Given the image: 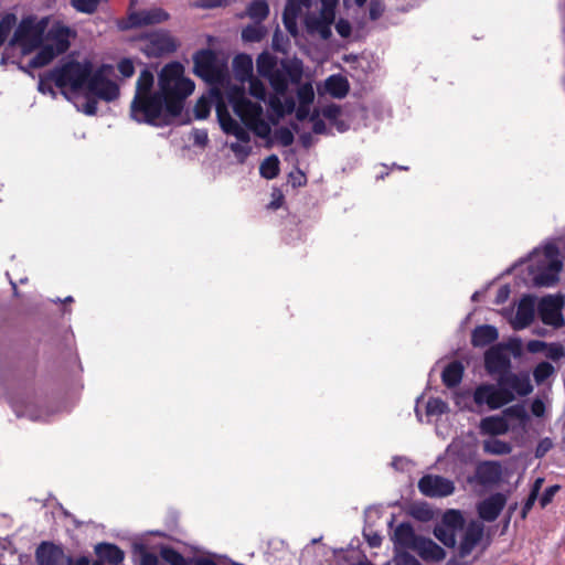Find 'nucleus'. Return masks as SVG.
<instances>
[{
	"mask_svg": "<svg viewBox=\"0 0 565 565\" xmlns=\"http://www.w3.org/2000/svg\"><path fill=\"white\" fill-rule=\"evenodd\" d=\"M280 95H275L269 98V106L270 108L280 117L284 116V103L281 102Z\"/></svg>",
	"mask_w": 565,
	"mask_h": 565,
	"instance_id": "nucleus-63",
	"label": "nucleus"
},
{
	"mask_svg": "<svg viewBox=\"0 0 565 565\" xmlns=\"http://www.w3.org/2000/svg\"><path fill=\"white\" fill-rule=\"evenodd\" d=\"M562 298L544 297L539 305V312L544 324L559 328L564 324L562 313Z\"/></svg>",
	"mask_w": 565,
	"mask_h": 565,
	"instance_id": "nucleus-13",
	"label": "nucleus"
},
{
	"mask_svg": "<svg viewBox=\"0 0 565 565\" xmlns=\"http://www.w3.org/2000/svg\"><path fill=\"white\" fill-rule=\"evenodd\" d=\"M509 424L504 416L493 415L481 419L480 430L484 435H504L509 431Z\"/></svg>",
	"mask_w": 565,
	"mask_h": 565,
	"instance_id": "nucleus-24",
	"label": "nucleus"
},
{
	"mask_svg": "<svg viewBox=\"0 0 565 565\" xmlns=\"http://www.w3.org/2000/svg\"><path fill=\"white\" fill-rule=\"evenodd\" d=\"M231 150L238 159L239 162H244L249 156L252 148L247 145H241L238 142H232L230 146Z\"/></svg>",
	"mask_w": 565,
	"mask_h": 565,
	"instance_id": "nucleus-53",
	"label": "nucleus"
},
{
	"mask_svg": "<svg viewBox=\"0 0 565 565\" xmlns=\"http://www.w3.org/2000/svg\"><path fill=\"white\" fill-rule=\"evenodd\" d=\"M448 411V405L440 398H429L426 405L427 415H441Z\"/></svg>",
	"mask_w": 565,
	"mask_h": 565,
	"instance_id": "nucleus-48",
	"label": "nucleus"
},
{
	"mask_svg": "<svg viewBox=\"0 0 565 565\" xmlns=\"http://www.w3.org/2000/svg\"><path fill=\"white\" fill-rule=\"evenodd\" d=\"M504 344H497L484 353V369L494 377L497 384L482 383L475 388L473 402L478 406L487 405L490 409H499L515 399V395L527 396L533 385L526 373L511 371V359Z\"/></svg>",
	"mask_w": 565,
	"mask_h": 565,
	"instance_id": "nucleus-2",
	"label": "nucleus"
},
{
	"mask_svg": "<svg viewBox=\"0 0 565 565\" xmlns=\"http://www.w3.org/2000/svg\"><path fill=\"white\" fill-rule=\"evenodd\" d=\"M476 478L482 486L497 484L502 479V467L499 461H482L476 467Z\"/></svg>",
	"mask_w": 565,
	"mask_h": 565,
	"instance_id": "nucleus-17",
	"label": "nucleus"
},
{
	"mask_svg": "<svg viewBox=\"0 0 565 565\" xmlns=\"http://www.w3.org/2000/svg\"><path fill=\"white\" fill-rule=\"evenodd\" d=\"M235 76L241 82H246L253 75V61L247 54H239L233 61Z\"/></svg>",
	"mask_w": 565,
	"mask_h": 565,
	"instance_id": "nucleus-27",
	"label": "nucleus"
},
{
	"mask_svg": "<svg viewBox=\"0 0 565 565\" xmlns=\"http://www.w3.org/2000/svg\"><path fill=\"white\" fill-rule=\"evenodd\" d=\"M326 89L333 98L341 99L349 94L350 84L342 75H331L326 79Z\"/></svg>",
	"mask_w": 565,
	"mask_h": 565,
	"instance_id": "nucleus-26",
	"label": "nucleus"
},
{
	"mask_svg": "<svg viewBox=\"0 0 565 565\" xmlns=\"http://www.w3.org/2000/svg\"><path fill=\"white\" fill-rule=\"evenodd\" d=\"M309 32H317L323 40H329L332 35L331 25L321 20L310 18L306 22Z\"/></svg>",
	"mask_w": 565,
	"mask_h": 565,
	"instance_id": "nucleus-36",
	"label": "nucleus"
},
{
	"mask_svg": "<svg viewBox=\"0 0 565 565\" xmlns=\"http://www.w3.org/2000/svg\"><path fill=\"white\" fill-rule=\"evenodd\" d=\"M194 88V82L184 76L180 62L168 63L159 73L158 89L153 94L134 96L130 118L150 126L170 125L182 114L185 99Z\"/></svg>",
	"mask_w": 565,
	"mask_h": 565,
	"instance_id": "nucleus-1",
	"label": "nucleus"
},
{
	"mask_svg": "<svg viewBox=\"0 0 565 565\" xmlns=\"http://www.w3.org/2000/svg\"><path fill=\"white\" fill-rule=\"evenodd\" d=\"M563 268L562 260H553L547 264L537 275L534 277L536 286L551 287L558 281V274Z\"/></svg>",
	"mask_w": 565,
	"mask_h": 565,
	"instance_id": "nucleus-22",
	"label": "nucleus"
},
{
	"mask_svg": "<svg viewBox=\"0 0 565 565\" xmlns=\"http://www.w3.org/2000/svg\"><path fill=\"white\" fill-rule=\"evenodd\" d=\"M505 503L507 498L503 493H493L478 504V514L483 521L493 522L504 509Z\"/></svg>",
	"mask_w": 565,
	"mask_h": 565,
	"instance_id": "nucleus-15",
	"label": "nucleus"
},
{
	"mask_svg": "<svg viewBox=\"0 0 565 565\" xmlns=\"http://www.w3.org/2000/svg\"><path fill=\"white\" fill-rule=\"evenodd\" d=\"M179 43L168 31L149 33L143 39L141 51L149 57H160L177 51Z\"/></svg>",
	"mask_w": 565,
	"mask_h": 565,
	"instance_id": "nucleus-8",
	"label": "nucleus"
},
{
	"mask_svg": "<svg viewBox=\"0 0 565 565\" xmlns=\"http://www.w3.org/2000/svg\"><path fill=\"white\" fill-rule=\"evenodd\" d=\"M247 128L260 138H267L270 135V126L262 117L249 124Z\"/></svg>",
	"mask_w": 565,
	"mask_h": 565,
	"instance_id": "nucleus-47",
	"label": "nucleus"
},
{
	"mask_svg": "<svg viewBox=\"0 0 565 565\" xmlns=\"http://www.w3.org/2000/svg\"><path fill=\"white\" fill-rule=\"evenodd\" d=\"M17 25V15L14 13H6L0 20V46L3 45L13 28Z\"/></svg>",
	"mask_w": 565,
	"mask_h": 565,
	"instance_id": "nucleus-35",
	"label": "nucleus"
},
{
	"mask_svg": "<svg viewBox=\"0 0 565 565\" xmlns=\"http://www.w3.org/2000/svg\"><path fill=\"white\" fill-rule=\"evenodd\" d=\"M555 373L554 366L550 362H540L533 370V377L536 384H543Z\"/></svg>",
	"mask_w": 565,
	"mask_h": 565,
	"instance_id": "nucleus-39",
	"label": "nucleus"
},
{
	"mask_svg": "<svg viewBox=\"0 0 565 565\" xmlns=\"http://www.w3.org/2000/svg\"><path fill=\"white\" fill-rule=\"evenodd\" d=\"M545 350V355L552 361H558L565 356V350L561 343H547Z\"/></svg>",
	"mask_w": 565,
	"mask_h": 565,
	"instance_id": "nucleus-51",
	"label": "nucleus"
},
{
	"mask_svg": "<svg viewBox=\"0 0 565 565\" xmlns=\"http://www.w3.org/2000/svg\"><path fill=\"white\" fill-rule=\"evenodd\" d=\"M278 67L277 57L268 52H263L257 56L256 68L258 74L268 78V76Z\"/></svg>",
	"mask_w": 565,
	"mask_h": 565,
	"instance_id": "nucleus-28",
	"label": "nucleus"
},
{
	"mask_svg": "<svg viewBox=\"0 0 565 565\" xmlns=\"http://www.w3.org/2000/svg\"><path fill=\"white\" fill-rule=\"evenodd\" d=\"M483 536V525L480 523H470L462 536L459 544L458 555L460 558H465L471 554L475 547L480 543Z\"/></svg>",
	"mask_w": 565,
	"mask_h": 565,
	"instance_id": "nucleus-16",
	"label": "nucleus"
},
{
	"mask_svg": "<svg viewBox=\"0 0 565 565\" xmlns=\"http://www.w3.org/2000/svg\"><path fill=\"white\" fill-rule=\"evenodd\" d=\"M140 565H158V556L149 552L143 545L139 546Z\"/></svg>",
	"mask_w": 565,
	"mask_h": 565,
	"instance_id": "nucleus-54",
	"label": "nucleus"
},
{
	"mask_svg": "<svg viewBox=\"0 0 565 565\" xmlns=\"http://www.w3.org/2000/svg\"><path fill=\"white\" fill-rule=\"evenodd\" d=\"M418 555L426 562H439L446 557L445 550L431 539L419 537L415 546Z\"/></svg>",
	"mask_w": 565,
	"mask_h": 565,
	"instance_id": "nucleus-19",
	"label": "nucleus"
},
{
	"mask_svg": "<svg viewBox=\"0 0 565 565\" xmlns=\"http://www.w3.org/2000/svg\"><path fill=\"white\" fill-rule=\"evenodd\" d=\"M554 444L551 438H542L535 448V458H543L552 448Z\"/></svg>",
	"mask_w": 565,
	"mask_h": 565,
	"instance_id": "nucleus-55",
	"label": "nucleus"
},
{
	"mask_svg": "<svg viewBox=\"0 0 565 565\" xmlns=\"http://www.w3.org/2000/svg\"><path fill=\"white\" fill-rule=\"evenodd\" d=\"M170 19V14L162 8H151L139 11H130L125 20L119 23L120 29L129 30L147 25L159 24Z\"/></svg>",
	"mask_w": 565,
	"mask_h": 565,
	"instance_id": "nucleus-10",
	"label": "nucleus"
},
{
	"mask_svg": "<svg viewBox=\"0 0 565 565\" xmlns=\"http://www.w3.org/2000/svg\"><path fill=\"white\" fill-rule=\"evenodd\" d=\"M247 81L249 83V87H248L249 94L259 100H265L266 87H265L264 83L255 76H252Z\"/></svg>",
	"mask_w": 565,
	"mask_h": 565,
	"instance_id": "nucleus-43",
	"label": "nucleus"
},
{
	"mask_svg": "<svg viewBox=\"0 0 565 565\" xmlns=\"http://www.w3.org/2000/svg\"><path fill=\"white\" fill-rule=\"evenodd\" d=\"M92 66L90 62L68 61L50 71L47 78L58 88L70 87L73 92H79L92 73Z\"/></svg>",
	"mask_w": 565,
	"mask_h": 565,
	"instance_id": "nucleus-4",
	"label": "nucleus"
},
{
	"mask_svg": "<svg viewBox=\"0 0 565 565\" xmlns=\"http://www.w3.org/2000/svg\"><path fill=\"white\" fill-rule=\"evenodd\" d=\"M499 338L498 329L491 324L478 326L471 333V344L475 348H483L493 342Z\"/></svg>",
	"mask_w": 565,
	"mask_h": 565,
	"instance_id": "nucleus-21",
	"label": "nucleus"
},
{
	"mask_svg": "<svg viewBox=\"0 0 565 565\" xmlns=\"http://www.w3.org/2000/svg\"><path fill=\"white\" fill-rule=\"evenodd\" d=\"M483 450L487 454L502 456L512 451V446L503 440L492 438L483 441Z\"/></svg>",
	"mask_w": 565,
	"mask_h": 565,
	"instance_id": "nucleus-33",
	"label": "nucleus"
},
{
	"mask_svg": "<svg viewBox=\"0 0 565 565\" xmlns=\"http://www.w3.org/2000/svg\"><path fill=\"white\" fill-rule=\"evenodd\" d=\"M160 556L170 565H189L186 558L171 546H163L160 551Z\"/></svg>",
	"mask_w": 565,
	"mask_h": 565,
	"instance_id": "nucleus-37",
	"label": "nucleus"
},
{
	"mask_svg": "<svg viewBox=\"0 0 565 565\" xmlns=\"http://www.w3.org/2000/svg\"><path fill=\"white\" fill-rule=\"evenodd\" d=\"M536 500H537V495H535L534 492H530L529 497L526 498V500L522 507L521 519H523V520L526 519L529 512L532 510Z\"/></svg>",
	"mask_w": 565,
	"mask_h": 565,
	"instance_id": "nucleus-62",
	"label": "nucleus"
},
{
	"mask_svg": "<svg viewBox=\"0 0 565 565\" xmlns=\"http://www.w3.org/2000/svg\"><path fill=\"white\" fill-rule=\"evenodd\" d=\"M72 33L73 32L68 26L56 22L44 34V39L46 44L61 55L70 49V38Z\"/></svg>",
	"mask_w": 565,
	"mask_h": 565,
	"instance_id": "nucleus-14",
	"label": "nucleus"
},
{
	"mask_svg": "<svg viewBox=\"0 0 565 565\" xmlns=\"http://www.w3.org/2000/svg\"><path fill=\"white\" fill-rule=\"evenodd\" d=\"M227 99L233 107L234 113L247 127L263 115V107L259 103H254L245 96L243 87L233 86L227 93Z\"/></svg>",
	"mask_w": 565,
	"mask_h": 565,
	"instance_id": "nucleus-7",
	"label": "nucleus"
},
{
	"mask_svg": "<svg viewBox=\"0 0 565 565\" xmlns=\"http://www.w3.org/2000/svg\"><path fill=\"white\" fill-rule=\"evenodd\" d=\"M118 72L121 76L128 78L135 73V65L130 58H122L117 65Z\"/></svg>",
	"mask_w": 565,
	"mask_h": 565,
	"instance_id": "nucleus-58",
	"label": "nucleus"
},
{
	"mask_svg": "<svg viewBox=\"0 0 565 565\" xmlns=\"http://www.w3.org/2000/svg\"><path fill=\"white\" fill-rule=\"evenodd\" d=\"M299 13V8H292V6H286L282 14V20L286 29L290 33L296 32V17Z\"/></svg>",
	"mask_w": 565,
	"mask_h": 565,
	"instance_id": "nucleus-45",
	"label": "nucleus"
},
{
	"mask_svg": "<svg viewBox=\"0 0 565 565\" xmlns=\"http://www.w3.org/2000/svg\"><path fill=\"white\" fill-rule=\"evenodd\" d=\"M46 26V19L38 21L34 15L24 17L17 25L9 45L19 46L24 54H29L43 43Z\"/></svg>",
	"mask_w": 565,
	"mask_h": 565,
	"instance_id": "nucleus-3",
	"label": "nucleus"
},
{
	"mask_svg": "<svg viewBox=\"0 0 565 565\" xmlns=\"http://www.w3.org/2000/svg\"><path fill=\"white\" fill-rule=\"evenodd\" d=\"M558 255H559V249L555 244L550 243V244L545 245L544 256L548 259V263L553 262V260H559Z\"/></svg>",
	"mask_w": 565,
	"mask_h": 565,
	"instance_id": "nucleus-64",
	"label": "nucleus"
},
{
	"mask_svg": "<svg viewBox=\"0 0 565 565\" xmlns=\"http://www.w3.org/2000/svg\"><path fill=\"white\" fill-rule=\"evenodd\" d=\"M385 11L383 0H371L369 6V17L372 21L379 20Z\"/></svg>",
	"mask_w": 565,
	"mask_h": 565,
	"instance_id": "nucleus-52",
	"label": "nucleus"
},
{
	"mask_svg": "<svg viewBox=\"0 0 565 565\" xmlns=\"http://www.w3.org/2000/svg\"><path fill=\"white\" fill-rule=\"evenodd\" d=\"M335 30H337L338 34L344 39L349 38L352 33V26H351L350 22L345 19H340L335 23Z\"/></svg>",
	"mask_w": 565,
	"mask_h": 565,
	"instance_id": "nucleus-61",
	"label": "nucleus"
},
{
	"mask_svg": "<svg viewBox=\"0 0 565 565\" xmlns=\"http://www.w3.org/2000/svg\"><path fill=\"white\" fill-rule=\"evenodd\" d=\"M443 525L450 527L455 531L457 527H461L463 525V518L460 511L457 510H448L445 512L443 516Z\"/></svg>",
	"mask_w": 565,
	"mask_h": 565,
	"instance_id": "nucleus-41",
	"label": "nucleus"
},
{
	"mask_svg": "<svg viewBox=\"0 0 565 565\" xmlns=\"http://www.w3.org/2000/svg\"><path fill=\"white\" fill-rule=\"evenodd\" d=\"M216 117L222 130L226 135L234 136L239 142L248 143L250 136L230 114L227 106L223 100L216 103Z\"/></svg>",
	"mask_w": 565,
	"mask_h": 565,
	"instance_id": "nucleus-12",
	"label": "nucleus"
},
{
	"mask_svg": "<svg viewBox=\"0 0 565 565\" xmlns=\"http://www.w3.org/2000/svg\"><path fill=\"white\" fill-rule=\"evenodd\" d=\"M276 139L284 147L291 146L294 143L295 137L292 131L287 127H280L275 132Z\"/></svg>",
	"mask_w": 565,
	"mask_h": 565,
	"instance_id": "nucleus-50",
	"label": "nucleus"
},
{
	"mask_svg": "<svg viewBox=\"0 0 565 565\" xmlns=\"http://www.w3.org/2000/svg\"><path fill=\"white\" fill-rule=\"evenodd\" d=\"M418 490L425 497L444 498L454 493L455 484L445 477L425 475L418 481Z\"/></svg>",
	"mask_w": 565,
	"mask_h": 565,
	"instance_id": "nucleus-11",
	"label": "nucleus"
},
{
	"mask_svg": "<svg viewBox=\"0 0 565 565\" xmlns=\"http://www.w3.org/2000/svg\"><path fill=\"white\" fill-rule=\"evenodd\" d=\"M63 557V548L52 542H42L35 551L38 565H60Z\"/></svg>",
	"mask_w": 565,
	"mask_h": 565,
	"instance_id": "nucleus-18",
	"label": "nucleus"
},
{
	"mask_svg": "<svg viewBox=\"0 0 565 565\" xmlns=\"http://www.w3.org/2000/svg\"><path fill=\"white\" fill-rule=\"evenodd\" d=\"M193 63L194 73L205 82L216 84L223 81L224 70L213 50H199L193 55Z\"/></svg>",
	"mask_w": 565,
	"mask_h": 565,
	"instance_id": "nucleus-6",
	"label": "nucleus"
},
{
	"mask_svg": "<svg viewBox=\"0 0 565 565\" xmlns=\"http://www.w3.org/2000/svg\"><path fill=\"white\" fill-rule=\"evenodd\" d=\"M95 553L98 556L97 561H102L104 565L105 561L108 562L110 565H118L125 558L124 551L113 543H98L95 546Z\"/></svg>",
	"mask_w": 565,
	"mask_h": 565,
	"instance_id": "nucleus-20",
	"label": "nucleus"
},
{
	"mask_svg": "<svg viewBox=\"0 0 565 565\" xmlns=\"http://www.w3.org/2000/svg\"><path fill=\"white\" fill-rule=\"evenodd\" d=\"M211 111V102L209 98L202 96L200 97L193 108L194 117L196 119H206Z\"/></svg>",
	"mask_w": 565,
	"mask_h": 565,
	"instance_id": "nucleus-42",
	"label": "nucleus"
},
{
	"mask_svg": "<svg viewBox=\"0 0 565 565\" xmlns=\"http://www.w3.org/2000/svg\"><path fill=\"white\" fill-rule=\"evenodd\" d=\"M267 34L265 26L257 24H248L242 30V39L245 42H260Z\"/></svg>",
	"mask_w": 565,
	"mask_h": 565,
	"instance_id": "nucleus-34",
	"label": "nucleus"
},
{
	"mask_svg": "<svg viewBox=\"0 0 565 565\" xmlns=\"http://www.w3.org/2000/svg\"><path fill=\"white\" fill-rule=\"evenodd\" d=\"M84 88L87 90V95L97 97L105 102H113L119 96L118 85L108 79L102 70L93 71L87 77Z\"/></svg>",
	"mask_w": 565,
	"mask_h": 565,
	"instance_id": "nucleus-9",
	"label": "nucleus"
},
{
	"mask_svg": "<svg viewBox=\"0 0 565 565\" xmlns=\"http://www.w3.org/2000/svg\"><path fill=\"white\" fill-rule=\"evenodd\" d=\"M154 77L150 70L145 68L140 72L136 82L135 96L153 94Z\"/></svg>",
	"mask_w": 565,
	"mask_h": 565,
	"instance_id": "nucleus-30",
	"label": "nucleus"
},
{
	"mask_svg": "<svg viewBox=\"0 0 565 565\" xmlns=\"http://www.w3.org/2000/svg\"><path fill=\"white\" fill-rule=\"evenodd\" d=\"M246 14L252 20L260 23L269 15V6L266 0H253L246 8Z\"/></svg>",
	"mask_w": 565,
	"mask_h": 565,
	"instance_id": "nucleus-31",
	"label": "nucleus"
},
{
	"mask_svg": "<svg viewBox=\"0 0 565 565\" xmlns=\"http://www.w3.org/2000/svg\"><path fill=\"white\" fill-rule=\"evenodd\" d=\"M504 418H514L520 420L522 424H526L529 422V414L522 404H515L504 408L503 411Z\"/></svg>",
	"mask_w": 565,
	"mask_h": 565,
	"instance_id": "nucleus-40",
	"label": "nucleus"
},
{
	"mask_svg": "<svg viewBox=\"0 0 565 565\" xmlns=\"http://www.w3.org/2000/svg\"><path fill=\"white\" fill-rule=\"evenodd\" d=\"M465 367L460 361L448 363L441 373V381L448 388L458 386L463 377Z\"/></svg>",
	"mask_w": 565,
	"mask_h": 565,
	"instance_id": "nucleus-25",
	"label": "nucleus"
},
{
	"mask_svg": "<svg viewBox=\"0 0 565 565\" xmlns=\"http://www.w3.org/2000/svg\"><path fill=\"white\" fill-rule=\"evenodd\" d=\"M434 535L447 547H455L456 533L452 529L445 525H437L434 529Z\"/></svg>",
	"mask_w": 565,
	"mask_h": 565,
	"instance_id": "nucleus-38",
	"label": "nucleus"
},
{
	"mask_svg": "<svg viewBox=\"0 0 565 565\" xmlns=\"http://www.w3.org/2000/svg\"><path fill=\"white\" fill-rule=\"evenodd\" d=\"M516 317L518 320L522 322V326L525 327L533 320V309L521 305L518 308Z\"/></svg>",
	"mask_w": 565,
	"mask_h": 565,
	"instance_id": "nucleus-56",
	"label": "nucleus"
},
{
	"mask_svg": "<svg viewBox=\"0 0 565 565\" xmlns=\"http://www.w3.org/2000/svg\"><path fill=\"white\" fill-rule=\"evenodd\" d=\"M279 163H280L279 159L276 154L268 156L260 163V167H259L260 175L267 180L275 179L280 172Z\"/></svg>",
	"mask_w": 565,
	"mask_h": 565,
	"instance_id": "nucleus-32",
	"label": "nucleus"
},
{
	"mask_svg": "<svg viewBox=\"0 0 565 565\" xmlns=\"http://www.w3.org/2000/svg\"><path fill=\"white\" fill-rule=\"evenodd\" d=\"M303 75V64L299 58H282L279 66L268 76L270 87L277 95H286L288 85L300 84Z\"/></svg>",
	"mask_w": 565,
	"mask_h": 565,
	"instance_id": "nucleus-5",
	"label": "nucleus"
},
{
	"mask_svg": "<svg viewBox=\"0 0 565 565\" xmlns=\"http://www.w3.org/2000/svg\"><path fill=\"white\" fill-rule=\"evenodd\" d=\"M102 0H72V6L78 12L92 14L94 13Z\"/></svg>",
	"mask_w": 565,
	"mask_h": 565,
	"instance_id": "nucleus-46",
	"label": "nucleus"
},
{
	"mask_svg": "<svg viewBox=\"0 0 565 565\" xmlns=\"http://www.w3.org/2000/svg\"><path fill=\"white\" fill-rule=\"evenodd\" d=\"M310 121L312 122V131L317 135H322L327 131L326 122L319 118V113L316 110L310 116Z\"/></svg>",
	"mask_w": 565,
	"mask_h": 565,
	"instance_id": "nucleus-59",
	"label": "nucleus"
},
{
	"mask_svg": "<svg viewBox=\"0 0 565 565\" xmlns=\"http://www.w3.org/2000/svg\"><path fill=\"white\" fill-rule=\"evenodd\" d=\"M234 0H195L191 3L192 8L211 10L216 8H225L230 6Z\"/></svg>",
	"mask_w": 565,
	"mask_h": 565,
	"instance_id": "nucleus-44",
	"label": "nucleus"
},
{
	"mask_svg": "<svg viewBox=\"0 0 565 565\" xmlns=\"http://www.w3.org/2000/svg\"><path fill=\"white\" fill-rule=\"evenodd\" d=\"M39 52L30 60L29 65L32 68H40L50 64L58 54L46 43L41 44Z\"/></svg>",
	"mask_w": 565,
	"mask_h": 565,
	"instance_id": "nucleus-29",
	"label": "nucleus"
},
{
	"mask_svg": "<svg viewBox=\"0 0 565 565\" xmlns=\"http://www.w3.org/2000/svg\"><path fill=\"white\" fill-rule=\"evenodd\" d=\"M297 97H298L299 104L311 105L315 99V92H313L312 85L309 83L301 85L297 90Z\"/></svg>",
	"mask_w": 565,
	"mask_h": 565,
	"instance_id": "nucleus-49",
	"label": "nucleus"
},
{
	"mask_svg": "<svg viewBox=\"0 0 565 565\" xmlns=\"http://www.w3.org/2000/svg\"><path fill=\"white\" fill-rule=\"evenodd\" d=\"M335 8L330 6H321L320 14L316 19L333 24L335 20Z\"/></svg>",
	"mask_w": 565,
	"mask_h": 565,
	"instance_id": "nucleus-57",
	"label": "nucleus"
},
{
	"mask_svg": "<svg viewBox=\"0 0 565 565\" xmlns=\"http://www.w3.org/2000/svg\"><path fill=\"white\" fill-rule=\"evenodd\" d=\"M420 536H416L414 529L411 523L403 522L394 531V543L401 547L415 548L417 541Z\"/></svg>",
	"mask_w": 565,
	"mask_h": 565,
	"instance_id": "nucleus-23",
	"label": "nucleus"
},
{
	"mask_svg": "<svg viewBox=\"0 0 565 565\" xmlns=\"http://www.w3.org/2000/svg\"><path fill=\"white\" fill-rule=\"evenodd\" d=\"M558 490L559 486L557 484L547 487L540 499L541 507L545 508L547 504H550Z\"/></svg>",
	"mask_w": 565,
	"mask_h": 565,
	"instance_id": "nucleus-60",
	"label": "nucleus"
}]
</instances>
